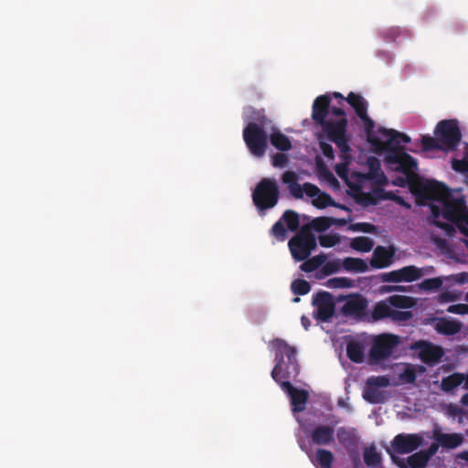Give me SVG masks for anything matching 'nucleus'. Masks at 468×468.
Returning <instances> with one entry per match:
<instances>
[{"label":"nucleus","mask_w":468,"mask_h":468,"mask_svg":"<svg viewBox=\"0 0 468 468\" xmlns=\"http://www.w3.org/2000/svg\"><path fill=\"white\" fill-rule=\"evenodd\" d=\"M398 176L394 184L404 186L406 184L418 186L423 197L431 201V222L444 230L448 237H452L457 227L461 233L468 238V207L460 190H451L438 182L422 184L416 173V179L409 180L408 176ZM468 247V240L466 241Z\"/></svg>","instance_id":"f257e3e1"},{"label":"nucleus","mask_w":468,"mask_h":468,"mask_svg":"<svg viewBox=\"0 0 468 468\" xmlns=\"http://www.w3.org/2000/svg\"><path fill=\"white\" fill-rule=\"evenodd\" d=\"M272 344L276 346V364L271 370V378L290 396L292 410L294 412L303 411L308 400L307 391L294 388L290 381L286 380L294 379L300 372L296 349L280 338L273 340Z\"/></svg>","instance_id":"f03ea898"},{"label":"nucleus","mask_w":468,"mask_h":468,"mask_svg":"<svg viewBox=\"0 0 468 468\" xmlns=\"http://www.w3.org/2000/svg\"><path fill=\"white\" fill-rule=\"evenodd\" d=\"M378 133L384 138V148L380 153L386 152L384 161L388 168L406 175L410 181L416 179L417 161L400 145L401 143H410V138L405 133L384 127L378 128Z\"/></svg>","instance_id":"7ed1b4c3"},{"label":"nucleus","mask_w":468,"mask_h":468,"mask_svg":"<svg viewBox=\"0 0 468 468\" xmlns=\"http://www.w3.org/2000/svg\"><path fill=\"white\" fill-rule=\"evenodd\" d=\"M243 119L247 122L242 132L244 143L251 155L262 158L268 149V133L265 127L271 124V121L263 109L258 110L252 106L244 108Z\"/></svg>","instance_id":"20e7f679"},{"label":"nucleus","mask_w":468,"mask_h":468,"mask_svg":"<svg viewBox=\"0 0 468 468\" xmlns=\"http://www.w3.org/2000/svg\"><path fill=\"white\" fill-rule=\"evenodd\" d=\"M280 199V189L274 178H262L252 192L254 206L261 211L274 207Z\"/></svg>","instance_id":"39448f33"},{"label":"nucleus","mask_w":468,"mask_h":468,"mask_svg":"<svg viewBox=\"0 0 468 468\" xmlns=\"http://www.w3.org/2000/svg\"><path fill=\"white\" fill-rule=\"evenodd\" d=\"M316 246V238L307 225L303 226L288 242L290 252L295 261H303L309 258Z\"/></svg>","instance_id":"423d86ee"},{"label":"nucleus","mask_w":468,"mask_h":468,"mask_svg":"<svg viewBox=\"0 0 468 468\" xmlns=\"http://www.w3.org/2000/svg\"><path fill=\"white\" fill-rule=\"evenodd\" d=\"M321 126L327 138L337 145L342 154H347L351 151L346 137V118H340L337 121H327L325 124Z\"/></svg>","instance_id":"0eeeda50"},{"label":"nucleus","mask_w":468,"mask_h":468,"mask_svg":"<svg viewBox=\"0 0 468 468\" xmlns=\"http://www.w3.org/2000/svg\"><path fill=\"white\" fill-rule=\"evenodd\" d=\"M312 303L315 307L314 317L323 323H328L335 314L336 301L328 292L321 291L313 295Z\"/></svg>","instance_id":"6e6552de"},{"label":"nucleus","mask_w":468,"mask_h":468,"mask_svg":"<svg viewBox=\"0 0 468 468\" xmlns=\"http://www.w3.org/2000/svg\"><path fill=\"white\" fill-rule=\"evenodd\" d=\"M443 149L454 150L462 139V133L455 120L441 121L435 130Z\"/></svg>","instance_id":"1a4fd4ad"},{"label":"nucleus","mask_w":468,"mask_h":468,"mask_svg":"<svg viewBox=\"0 0 468 468\" xmlns=\"http://www.w3.org/2000/svg\"><path fill=\"white\" fill-rule=\"evenodd\" d=\"M413 316L410 311H399L391 308L387 300L378 302L372 308L371 319L373 322L390 319L393 322H407Z\"/></svg>","instance_id":"9d476101"},{"label":"nucleus","mask_w":468,"mask_h":468,"mask_svg":"<svg viewBox=\"0 0 468 468\" xmlns=\"http://www.w3.org/2000/svg\"><path fill=\"white\" fill-rule=\"evenodd\" d=\"M345 303L339 312L346 317L362 318L366 314L367 300L359 293H353L347 296H339L337 301H344Z\"/></svg>","instance_id":"9b49d317"},{"label":"nucleus","mask_w":468,"mask_h":468,"mask_svg":"<svg viewBox=\"0 0 468 468\" xmlns=\"http://www.w3.org/2000/svg\"><path fill=\"white\" fill-rule=\"evenodd\" d=\"M398 337L393 335H383L375 340L369 352L372 360L380 361L388 358L398 345Z\"/></svg>","instance_id":"f8f14e48"},{"label":"nucleus","mask_w":468,"mask_h":468,"mask_svg":"<svg viewBox=\"0 0 468 468\" xmlns=\"http://www.w3.org/2000/svg\"><path fill=\"white\" fill-rule=\"evenodd\" d=\"M422 444V438L415 433H400L391 441V449L400 454L410 453Z\"/></svg>","instance_id":"ddd939ff"},{"label":"nucleus","mask_w":468,"mask_h":468,"mask_svg":"<svg viewBox=\"0 0 468 468\" xmlns=\"http://www.w3.org/2000/svg\"><path fill=\"white\" fill-rule=\"evenodd\" d=\"M368 172L363 175L365 179L370 180L374 185L383 186L388 184V178L381 170L380 161L375 156L367 159Z\"/></svg>","instance_id":"4468645a"},{"label":"nucleus","mask_w":468,"mask_h":468,"mask_svg":"<svg viewBox=\"0 0 468 468\" xmlns=\"http://www.w3.org/2000/svg\"><path fill=\"white\" fill-rule=\"evenodd\" d=\"M364 123L365 132L367 134V142L373 146L374 150L377 153H380L381 149H383V136L378 133V130L377 132L374 131L375 122L367 115L366 112L364 115L358 116Z\"/></svg>","instance_id":"2eb2a0df"},{"label":"nucleus","mask_w":468,"mask_h":468,"mask_svg":"<svg viewBox=\"0 0 468 468\" xmlns=\"http://www.w3.org/2000/svg\"><path fill=\"white\" fill-rule=\"evenodd\" d=\"M331 99L328 95L318 96L313 103L312 118L320 126L325 124L329 113Z\"/></svg>","instance_id":"dca6fc26"},{"label":"nucleus","mask_w":468,"mask_h":468,"mask_svg":"<svg viewBox=\"0 0 468 468\" xmlns=\"http://www.w3.org/2000/svg\"><path fill=\"white\" fill-rule=\"evenodd\" d=\"M420 357L426 364L438 363L443 356V351L441 346H434L428 342H419Z\"/></svg>","instance_id":"f3484780"},{"label":"nucleus","mask_w":468,"mask_h":468,"mask_svg":"<svg viewBox=\"0 0 468 468\" xmlns=\"http://www.w3.org/2000/svg\"><path fill=\"white\" fill-rule=\"evenodd\" d=\"M311 440L316 445H330L335 441V429L327 425H317L310 433Z\"/></svg>","instance_id":"a211bd4d"},{"label":"nucleus","mask_w":468,"mask_h":468,"mask_svg":"<svg viewBox=\"0 0 468 468\" xmlns=\"http://www.w3.org/2000/svg\"><path fill=\"white\" fill-rule=\"evenodd\" d=\"M393 256L394 250L378 246L373 251L370 265L375 269L386 268L391 264Z\"/></svg>","instance_id":"6ab92c4d"},{"label":"nucleus","mask_w":468,"mask_h":468,"mask_svg":"<svg viewBox=\"0 0 468 468\" xmlns=\"http://www.w3.org/2000/svg\"><path fill=\"white\" fill-rule=\"evenodd\" d=\"M433 271V267L419 268L415 265H408L399 269L401 282H412Z\"/></svg>","instance_id":"aec40b11"},{"label":"nucleus","mask_w":468,"mask_h":468,"mask_svg":"<svg viewBox=\"0 0 468 468\" xmlns=\"http://www.w3.org/2000/svg\"><path fill=\"white\" fill-rule=\"evenodd\" d=\"M279 151L287 152L292 149V142L288 136L283 134L277 127L272 126L268 135V141Z\"/></svg>","instance_id":"412c9836"},{"label":"nucleus","mask_w":468,"mask_h":468,"mask_svg":"<svg viewBox=\"0 0 468 468\" xmlns=\"http://www.w3.org/2000/svg\"><path fill=\"white\" fill-rule=\"evenodd\" d=\"M433 438L439 445L446 449H454L463 441V436L461 433L435 431Z\"/></svg>","instance_id":"4be33fe9"},{"label":"nucleus","mask_w":468,"mask_h":468,"mask_svg":"<svg viewBox=\"0 0 468 468\" xmlns=\"http://www.w3.org/2000/svg\"><path fill=\"white\" fill-rule=\"evenodd\" d=\"M434 328L441 335H453L461 331L462 324L454 320L441 317L436 319Z\"/></svg>","instance_id":"5701e85b"},{"label":"nucleus","mask_w":468,"mask_h":468,"mask_svg":"<svg viewBox=\"0 0 468 468\" xmlns=\"http://www.w3.org/2000/svg\"><path fill=\"white\" fill-rule=\"evenodd\" d=\"M312 463L317 468H332L334 463V454L326 449H318L314 457L309 455Z\"/></svg>","instance_id":"b1692460"},{"label":"nucleus","mask_w":468,"mask_h":468,"mask_svg":"<svg viewBox=\"0 0 468 468\" xmlns=\"http://www.w3.org/2000/svg\"><path fill=\"white\" fill-rule=\"evenodd\" d=\"M343 269L352 272H366L368 271L367 263L359 258L346 257L342 261Z\"/></svg>","instance_id":"393cba45"},{"label":"nucleus","mask_w":468,"mask_h":468,"mask_svg":"<svg viewBox=\"0 0 468 468\" xmlns=\"http://www.w3.org/2000/svg\"><path fill=\"white\" fill-rule=\"evenodd\" d=\"M346 101L353 107L357 116L364 115L367 112L368 103L361 95L350 92Z\"/></svg>","instance_id":"a878e982"},{"label":"nucleus","mask_w":468,"mask_h":468,"mask_svg":"<svg viewBox=\"0 0 468 468\" xmlns=\"http://www.w3.org/2000/svg\"><path fill=\"white\" fill-rule=\"evenodd\" d=\"M465 381V375L462 373H453L441 379V389L445 392H451Z\"/></svg>","instance_id":"bb28decb"},{"label":"nucleus","mask_w":468,"mask_h":468,"mask_svg":"<svg viewBox=\"0 0 468 468\" xmlns=\"http://www.w3.org/2000/svg\"><path fill=\"white\" fill-rule=\"evenodd\" d=\"M326 255L321 253L319 255L314 256L312 258H307L303 261V262L301 264L300 269L304 272H312L317 270L319 267H323V264L326 261Z\"/></svg>","instance_id":"cd10ccee"},{"label":"nucleus","mask_w":468,"mask_h":468,"mask_svg":"<svg viewBox=\"0 0 468 468\" xmlns=\"http://www.w3.org/2000/svg\"><path fill=\"white\" fill-rule=\"evenodd\" d=\"M388 303L392 307L408 309L411 308L415 304V300L412 297L393 294L387 298Z\"/></svg>","instance_id":"c85d7f7f"},{"label":"nucleus","mask_w":468,"mask_h":468,"mask_svg":"<svg viewBox=\"0 0 468 468\" xmlns=\"http://www.w3.org/2000/svg\"><path fill=\"white\" fill-rule=\"evenodd\" d=\"M336 436L339 442L346 449L356 445V437L355 433L345 427L338 428Z\"/></svg>","instance_id":"c756f323"},{"label":"nucleus","mask_w":468,"mask_h":468,"mask_svg":"<svg viewBox=\"0 0 468 468\" xmlns=\"http://www.w3.org/2000/svg\"><path fill=\"white\" fill-rule=\"evenodd\" d=\"M348 358L355 363H361L364 359V348L357 342H350L346 346Z\"/></svg>","instance_id":"7c9ffc66"},{"label":"nucleus","mask_w":468,"mask_h":468,"mask_svg":"<svg viewBox=\"0 0 468 468\" xmlns=\"http://www.w3.org/2000/svg\"><path fill=\"white\" fill-rule=\"evenodd\" d=\"M363 458L367 467H378L382 460L381 454L373 446L364 450Z\"/></svg>","instance_id":"2f4dec72"},{"label":"nucleus","mask_w":468,"mask_h":468,"mask_svg":"<svg viewBox=\"0 0 468 468\" xmlns=\"http://www.w3.org/2000/svg\"><path fill=\"white\" fill-rule=\"evenodd\" d=\"M313 204L317 208H325L330 206L346 208V207L343 205H337L329 194L322 191L313 200Z\"/></svg>","instance_id":"473e14b6"},{"label":"nucleus","mask_w":468,"mask_h":468,"mask_svg":"<svg viewBox=\"0 0 468 468\" xmlns=\"http://www.w3.org/2000/svg\"><path fill=\"white\" fill-rule=\"evenodd\" d=\"M429 462V455L423 451L415 452L408 457L407 463L410 468H424Z\"/></svg>","instance_id":"72a5a7b5"},{"label":"nucleus","mask_w":468,"mask_h":468,"mask_svg":"<svg viewBox=\"0 0 468 468\" xmlns=\"http://www.w3.org/2000/svg\"><path fill=\"white\" fill-rule=\"evenodd\" d=\"M374 246V242L367 237H357L351 241L352 249L360 252H369Z\"/></svg>","instance_id":"f704fd0d"},{"label":"nucleus","mask_w":468,"mask_h":468,"mask_svg":"<svg viewBox=\"0 0 468 468\" xmlns=\"http://www.w3.org/2000/svg\"><path fill=\"white\" fill-rule=\"evenodd\" d=\"M291 231H296L300 227L299 216L292 210H286L282 218Z\"/></svg>","instance_id":"c9c22d12"},{"label":"nucleus","mask_w":468,"mask_h":468,"mask_svg":"<svg viewBox=\"0 0 468 468\" xmlns=\"http://www.w3.org/2000/svg\"><path fill=\"white\" fill-rule=\"evenodd\" d=\"M291 290L295 295H305L311 291V285L305 280L296 279L292 281Z\"/></svg>","instance_id":"e433bc0d"},{"label":"nucleus","mask_w":468,"mask_h":468,"mask_svg":"<svg viewBox=\"0 0 468 468\" xmlns=\"http://www.w3.org/2000/svg\"><path fill=\"white\" fill-rule=\"evenodd\" d=\"M443 281L440 277L425 279L419 284V288L425 292L437 291L442 286Z\"/></svg>","instance_id":"4c0bfd02"},{"label":"nucleus","mask_w":468,"mask_h":468,"mask_svg":"<svg viewBox=\"0 0 468 468\" xmlns=\"http://www.w3.org/2000/svg\"><path fill=\"white\" fill-rule=\"evenodd\" d=\"M318 240L322 247L331 248L339 243L340 237L337 233H327L320 235Z\"/></svg>","instance_id":"58836bf2"},{"label":"nucleus","mask_w":468,"mask_h":468,"mask_svg":"<svg viewBox=\"0 0 468 468\" xmlns=\"http://www.w3.org/2000/svg\"><path fill=\"white\" fill-rule=\"evenodd\" d=\"M341 268H343L342 261L339 259H335L324 262L323 264L322 271L324 273V275L328 276L340 271Z\"/></svg>","instance_id":"ea45409f"},{"label":"nucleus","mask_w":468,"mask_h":468,"mask_svg":"<svg viewBox=\"0 0 468 468\" xmlns=\"http://www.w3.org/2000/svg\"><path fill=\"white\" fill-rule=\"evenodd\" d=\"M363 398L372 404L380 403L382 401V396L378 389L368 386L363 393Z\"/></svg>","instance_id":"a19ab883"},{"label":"nucleus","mask_w":468,"mask_h":468,"mask_svg":"<svg viewBox=\"0 0 468 468\" xmlns=\"http://www.w3.org/2000/svg\"><path fill=\"white\" fill-rule=\"evenodd\" d=\"M422 147L425 151L443 149L438 137L429 135L423 136L421 139Z\"/></svg>","instance_id":"79ce46f5"},{"label":"nucleus","mask_w":468,"mask_h":468,"mask_svg":"<svg viewBox=\"0 0 468 468\" xmlns=\"http://www.w3.org/2000/svg\"><path fill=\"white\" fill-rule=\"evenodd\" d=\"M330 288H350L353 286L352 280L346 277H335L327 281Z\"/></svg>","instance_id":"37998d69"},{"label":"nucleus","mask_w":468,"mask_h":468,"mask_svg":"<svg viewBox=\"0 0 468 468\" xmlns=\"http://www.w3.org/2000/svg\"><path fill=\"white\" fill-rule=\"evenodd\" d=\"M311 225L314 230L321 232L329 229L332 225V221L329 218L320 217L313 219Z\"/></svg>","instance_id":"c03bdc74"},{"label":"nucleus","mask_w":468,"mask_h":468,"mask_svg":"<svg viewBox=\"0 0 468 468\" xmlns=\"http://www.w3.org/2000/svg\"><path fill=\"white\" fill-rule=\"evenodd\" d=\"M271 235L278 240L283 241L286 239V229L282 219L275 222L271 229Z\"/></svg>","instance_id":"a18cd8bd"},{"label":"nucleus","mask_w":468,"mask_h":468,"mask_svg":"<svg viewBox=\"0 0 468 468\" xmlns=\"http://www.w3.org/2000/svg\"><path fill=\"white\" fill-rule=\"evenodd\" d=\"M389 385V379L386 376H372L367 379V386L377 388L378 387H387Z\"/></svg>","instance_id":"49530a36"},{"label":"nucleus","mask_w":468,"mask_h":468,"mask_svg":"<svg viewBox=\"0 0 468 468\" xmlns=\"http://www.w3.org/2000/svg\"><path fill=\"white\" fill-rule=\"evenodd\" d=\"M452 168L458 173L468 174V155L463 159H452Z\"/></svg>","instance_id":"de8ad7c7"},{"label":"nucleus","mask_w":468,"mask_h":468,"mask_svg":"<svg viewBox=\"0 0 468 468\" xmlns=\"http://www.w3.org/2000/svg\"><path fill=\"white\" fill-rule=\"evenodd\" d=\"M380 279L384 282H401L399 269L382 273Z\"/></svg>","instance_id":"09e8293b"},{"label":"nucleus","mask_w":468,"mask_h":468,"mask_svg":"<svg viewBox=\"0 0 468 468\" xmlns=\"http://www.w3.org/2000/svg\"><path fill=\"white\" fill-rule=\"evenodd\" d=\"M271 164L274 167H284L288 164V157L283 153H276L271 156Z\"/></svg>","instance_id":"8fccbe9b"},{"label":"nucleus","mask_w":468,"mask_h":468,"mask_svg":"<svg viewBox=\"0 0 468 468\" xmlns=\"http://www.w3.org/2000/svg\"><path fill=\"white\" fill-rule=\"evenodd\" d=\"M447 312L456 314H468V304L466 303H456L450 305L447 309Z\"/></svg>","instance_id":"3c124183"},{"label":"nucleus","mask_w":468,"mask_h":468,"mask_svg":"<svg viewBox=\"0 0 468 468\" xmlns=\"http://www.w3.org/2000/svg\"><path fill=\"white\" fill-rule=\"evenodd\" d=\"M303 193H305L310 197H316L317 195L321 192L320 188L312 184V183H304L303 185Z\"/></svg>","instance_id":"603ef678"},{"label":"nucleus","mask_w":468,"mask_h":468,"mask_svg":"<svg viewBox=\"0 0 468 468\" xmlns=\"http://www.w3.org/2000/svg\"><path fill=\"white\" fill-rule=\"evenodd\" d=\"M400 378L407 383H414L417 378L414 369L407 367L400 375Z\"/></svg>","instance_id":"864d4df0"},{"label":"nucleus","mask_w":468,"mask_h":468,"mask_svg":"<svg viewBox=\"0 0 468 468\" xmlns=\"http://www.w3.org/2000/svg\"><path fill=\"white\" fill-rule=\"evenodd\" d=\"M319 146H320V149H321L323 154L327 159H331V160L334 159L335 152H334L333 146L331 144L324 143V142H320Z\"/></svg>","instance_id":"5fc2aeb1"},{"label":"nucleus","mask_w":468,"mask_h":468,"mask_svg":"<svg viewBox=\"0 0 468 468\" xmlns=\"http://www.w3.org/2000/svg\"><path fill=\"white\" fill-rule=\"evenodd\" d=\"M282 180L289 187L297 182V175L293 171H286L282 174Z\"/></svg>","instance_id":"6e6d98bb"},{"label":"nucleus","mask_w":468,"mask_h":468,"mask_svg":"<svg viewBox=\"0 0 468 468\" xmlns=\"http://www.w3.org/2000/svg\"><path fill=\"white\" fill-rule=\"evenodd\" d=\"M288 188L293 197H295L297 199H301L303 197V186H301L297 182L295 184L290 186Z\"/></svg>","instance_id":"4d7b16f0"},{"label":"nucleus","mask_w":468,"mask_h":468,"mask_svg":"<svg viewBox=\"0 0 468 468\" xmlns=\"http://www.w3.org/2000/svg\"><path fill=\"white\" fill-rule=\"evenodd\" d=\"M335 171L340 177H346L348 172L347 164H337L335 166Z\"/></svg>","instance_id":"13d9d810"},{"label":"nucleus","mask_w":468,"mask_h":468,"mask_svg":"<svg viewBox=\"0 0 468 468\" xmlns=\"http://www.w3.org/2000/svg\"><path fill=\"white\" fill-rule=\"evenodd\" d=\"M410 286L393 285L386 287V292H410Z\"/></svg>","instance_id":"bf43d9fd"},{"label":"nucleus","mask_w":468,"mask_h":468,"mask_svg":"<svg viewBox=\"0 0 468 468\" xmlns=\"http://www.w3.org/2000/svg\"><path fill=\"white\" fill-rule=\"evenodd\" d=\"M387 452L391 455V458L393 460V462L399 467V468H407V465L405 463V461L403 459H399L398 457H395L393 456L391 453H390V450L388 449Z\"/></svg>","instance_id":"052dcab7"},{"label":"nucleus","mask_w":468,"mask_h":468,"mask_svg":"<svg viewBox=\"0 0 468 468\" xmlns=\"http://www.w3.org/2000/svg\"><path fill=\"white\" fill-rule=\"evenodd\" d=\"M331 112L335 116L341 117V118H346L345 111L341 108L332 107Z\"/></svg>","instance_id":"680f3d73"},{"label":"nucleus","mask_w":468,"mask_h":468,"mask_svg":"<svg viewBox=\"0 0 468 468\" xmlns=\"http://www.w3.org/2000/svg\"><path fill=\"white\" fill-rule=\"evenodd\" d=\"M301 323H302V325L303 326V328L305 330H308L309 327L311 326V321L308 317H306L305 315H303L302 318H301Z\"/></svg>","instance_id":"e2e57ef3"},{"label":"nucleus","mask_w":468,"mask_h":468,"mask_svg":"<svg viewBox=\"0 0 468 468\" xmlns=\"http://www.w3.org/2000/svg\"><path fill=\"white\" fill-rule=\"evenodd\" d=\"M438 450V445L437 444H431L428 451L424 452L425 454H428L429 455V459L431 458V455H433Z\"/></svg>","instance_id":"0e129e2a"},{"label":"nucleus","mask_w":468,"mask_h":468,"mask_svg":"<svg viewBox=\"0 0 468 468\" xmlns=\"http://www.w3.org/2000/svg\"><path fill=\"white\" fill-rule=\"evenodd\" d=\"M358 226H359V229L362 230V231H365V232H368V231H370V229L372 228H374L369 223H360V224H358Z\"/></svg>","instance_id":"69168bd1"},{"label":"nucleus","mask_w":468,"mask_h":468,"mask_svg":"<svg viewBox=\"0 0 468 468\" xmlns=\"http://www.w3.org/2000/svg\"><path fill=\"white\" fill-rule=\"evenodd\" d=\"M458 457L461 458L462 460L468 461V451H463L460 452Z\"/></svg>","instance_id":"338daca9"},{"label":"nucleus","mask_w":468,"mask_h":468,"mask_svg":"<svg viewBox=\"0 0 468 468\" xmlns=\"http://www.w3.org/2000/svg\"><path fill=\"white\" fill-rule=\"evenodd\" d=\"M461 402L465 405V406H468V393L464 394L462 399H461Z\"/></svg>","instance_id":"774afa93"}]
</instances>
